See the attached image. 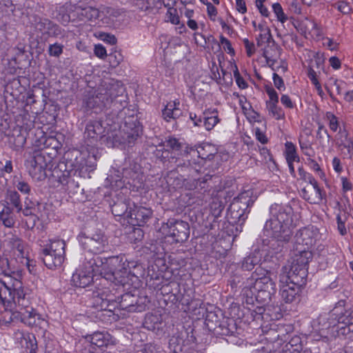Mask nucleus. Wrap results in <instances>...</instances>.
Segmentation results:
<instances>
[{
  "label": "nucleus",
  "mask_w": 353,
  "mask_h": 353,
  "mask_svg": "<svg viewBox=\"0 0 353 353\" xmlns=\"http://www.w3.org/2000/svg\"><path fill=\"white\" fill-rule=\"evenodd\" d=\"M173 105H175V103L169 102L162 110V117L168 122L173 119Z\"/></svg>",
  "instance_id": "0e129e2a"
},
{
  "label": "nucleus",
  "mask_w": 353,
  "mask_h": 353,
  "mask_svg": "<svg viewBox=\"0 0 353 353\" xmlns=\"http://www.w3.org/2000/svg\"><path fill=\"white\" fill-rule=\"evenodd\" d=\"M255 199L252 196L251 190L244 191L235 197L232 203L236 204L240 210H242L246 215L250 212V208L253 205Z\"/></svg>",
  "instance_id": "c85d7f7f"
},
{
  "label": "nucleus",
  "mask_w": 353,
  "mask_h": 353,
  "mask_svg": "<svg viewBox=\"0 0 353 353\" xmlns=\"http://www.w3.org/2000/svg\"><path fill=\"white\" fill-rule=\"evenodd\" d=\"M103 265V259L99 256L89 254L85 256L82 264L72 274V281L78 288H85L93 282L94 272H98Z\"/></svg>",
  "instance_id": "7ed1b4c3"
},
{
  "label": "nucleus",
  "mask_w": 353,
  "mask_h": 353,
  "mask_svg": "<svg viewBox=\"0 0 353 353\" xmlns=\"http://www.w3.org/2000/svg\"><path fill=\"white\" fill-rule=\"evenodd\" d=\"M226 217L228 221L231 225H237L236 227V231L241 232L242 225L247 219L248 215H246L242 210H240L236 204L234 205L232 202L228 209Z\"/></svg>",
  "instance_id": "b1692460"
},
{
  "label": "nucleus",
  "mask_w": 353,
  "mask_h": 353,
  "mask_svg": "<svg viewBox=\"0 0 353 353\" xmlns=\"http://www.w3.org/2000/svg\"><path fill=\"white\" fill-rule=\"evenodd\" d=\"M301 292V288L286 282V284L282 286L280 293L282 299L286 303H290L299 299Z\"/></svg>",
  "instance_id": "c756f323"
},
{
  "label": "nucleus",
  "mask_w": 353,
  "mask_h": 353,
  "mask_svg": "<svg viewBox=\"0 0 353 353\" xmlns=\"http://www.w3.org/2000/svg\"><path fill=\"white\" fill-rule=\"evenodd\" d=\"M85 157V153L77 149H69L64 153L62 161L68 170L75 174L77 171L82 172L85 170V172H88L94 168V162L91 161L90 157L88 159H86Z\"/></svg>",
  "instance_id": "1a4fd4ad"
},
{
  "label": "nucleus",
  "mask_w": 353,
  "mask_h": 353,
  "mask_svg": "<svg viewBox=\"0 0 353 353\" xmlns=\"http://www.w3.org/2000/svg\"><path fill=\"white\" fill-rule=\"evenodd\" d=\"M78 240L85 250L94 254L104 252L108 246L106 236L98 229L86 228L80 232Z\"/></svg>",
  "instance_id": "423d86ee"
},
{
  "label": "nucleus",
  "mask_w": 353,
  "mask_h": 353,
  "mask_svg": "<svg viewBox=\"0 0 353 353\" xmlns=\"http://www.w3.org/2000/svg\"><path fill=\"white\" fill-rule=\"evenodd\" d=\"M317 232L313 226L303 228L297 231L294 236V248H304L310 250L315 243Z\"/></svg>",
  "instance_id": "4468645a"
},
{
  "label": "nucleus",
  "mask_w": 353,
  "mask_h": 353,
  "mask_svg": "<svg viewBox=\"0 0 353 353\" xmlns=\"http://www.w3.org/2000/svg\"><path fill=\"white\" fill-rule=\"evenodd\" d=\"M183 337L179 335H173L169 340L168 348L172 353H183Z\"/></svg>",
  "instance_id": "79ce46f5"
},
{
  "label": "nucleus",
  "mask_w": 353,
  "mask_h": 353,
  "mask_svg": "<svg viewBox=\"0 0 353 353\" xmlns=\"http://www.w3.org/2000/svg\"><path fill=\"white\" fill-rule=\"evenodd\" d=\"M251 292L255 296L256 301L263 305H267L268 303L271 301L272 298L273 296H274L276 292H272L270 291H253L251 290Z\"/></svg>",
  "instance_id": "49530a36"
},
{
  "label": "nucleus",
  "mask_w": 353,
  "mask_h": 353,
  "mask_svg": "<svg viewBox=\"0 0 353 353\" xmlns=\"http://www.w3.org/2000/svg\"><path fill=\"white\" fill-rule=\"evenodd\" d=\"M28 168L30 176L37 181H43L48 176L47 170L49 171V168L28 163Z\"/></svg>",
  "instance_id": "a19ab883"
},
{
  "label": "nucleus",
  "mask_w": 353,
  "mask_h": 353,
  "mask_svg": "<svg viewBox=\"0 0 353 353\" xmlns=\"http://www.w3.org/2000/svg\"><path fill=\"white\" fill-rule=\"evenodd\" d=\"M107 57L110 66L112 68H116L123 61L122 54L117 51L109 54Z\"/></svg>",
  "instance_id": "680f3d73"
},
{
  "label": "nucleus",
  "mask_w": 353,
  "mask_h": 353,
  "mask_svg": "<svg viewBox=\"0 0 353 353\" xmlns=\"http://www.w3.org/2000/svg\"><path fill=\"white\" fill-rule=\"evenodd\" d=\"M265 90L270 99L266 102L279 103V95L271 85H265Z\"/></svg>",
  "instance_id": "774afa93"
},
{
  "label": "nucleus",
  "mask_w": 353,
  "mask_h": 353,
  "mask_svg": "<svg viewBox=\"0 0 353 353\" xmlns=\"http://www.w3.org/2000/svg\"><path fill=\"white\" fill-rule=\"evenodd\" d=\"M325 119L328 121L330 129L333 132H336L341 128L339 119L331 112H327Z\"/></svg>",
  "instance_id": "13d9d810"
},
{
  "label": "nucleus",
  "mask_w": 353,
  "mask_h": 353,
  "mask_svg": "<svg viewBox=\"0 0 353 353\" xmlns=\"http://www.w3.org/2000/svg\"><path fill=\"white\" fill-rule=\"evenodd\" d=\"M124 258V256H112L102 258L103 265L100 266L101 268L100 274L105 280L110 281L116 285H124L126 283L124 277H119L120 273L118 271L120 268L125 269Z\"/></svg>",
  "instance_id": "0eeeda50"
},
{
  "label": "nucleus",
  "mask_w": 353,
  "mask_h": 353,
  "mask_svg": "<svg viewBox=\"0 0 353 353\" xmlns=\"http://www.w3.org/2000/svg\"><path fill=\"white\" fill-rule=\"evenodd\" d=\"M122 174L123 178L132 180L134 185H137V183H139L140 185L142 183V174L131 168H123Z\"/></svg>",
  "instance_id": "3c124183"
},
{
  "label": "nucleus",
  "mask_w": 353,
  "mask_h": 353,
  "mask_svg": "<svg viewBox=\"0 0 353 353\" xmlns=\"http://www.w3.org/2000/svg\"><path fill=\"white\" fill-rule=\"evenodd\" d=\"M225 318L220 310L208 312L205 316V325L209 330L216 332L219 326L223 323V319Z\"/></svg>",
  "instance_id": "72a5a7b5"
},
{
  "label": "nucleus",
  "mask_w": 353,
  "mask_h": 353,
  "mask_svg": "<svg viewBox=\"0 0 353 353\" xmlns=\"http://www.w3.org/2000/svg\"><path fill=\"white\" fill-rule=\"evenodd\" d=\"M105 97L103 96L100 90L98 88L97 93L86 97L83 99V106L86 112L92 110L94 113L101 112L104 108H109L105 101Z\"/></svg>",
  "instance_id": "a211bd4d"
},
{
  "label": "nucleus",
  "mask_w": 353,
  "mask_h": 353,
  "mask_svg": "<svg viewBox=\"0 0 353 353\" xmlns=\"http://www.w3.org/2000/svg\"><path fill=\"white\" fill-rule=\"evenodd\" d=\"M216 334L225 336H236L239 334L236 321L232 318L223 319V323L216 330Z\"/></svg>",
  "instance_id": "7c9ffc66"
},
{
  "label": "nucleus",
  "mask_w": 353,
  "mask_h": 353,
  "mask_svg": "<svg viewBox=\"0 0 353 353\" xmlns=\"http://www.w3.org/2000/svg\"><path fill=\"white\" fill-rule=\"evenodd\" d=\"M132 215L128 219V223L132 225L143 226L152 217L151 208L136 205L132 203Z\"/></svg>",
  "instance_id": "aec40b11"
},
{
  "label": "nucleus",
  "mask_w": 353,
  "mask_h": 353,
  "mask_svg": "<svg viewBox=\"0 0 353 353\" xmlns=\"http://www.w3.org/2000/svg\"><path fill=\"white\" fill-rule=\"evenodd\" d=\"M285 150L284 152L286 161L299 162L300 158L296 152L295 145L292 142L287 141L285 144Z\"/></svg>",
  "instance_id": "09e8293b"
},
{
  "label": "nucleus",
  "mask_w": 353,
  "mask_h": 353,
  "mask_svg": "<svg viewBox=\"0 0 353 353\" xmlns=\"http://www.w3.org/2000/svg\"><path fill=\"white\" fill-rule=\"evenodd\" d=\"M49 172L52 179L62 185H66L70 176L73 174L62 160L54 168L52 164L49 168Z\"/></svg>",
  "instance_id": "393cba45"
},
{
  "label": "nucleus",
  "mask_w": 353,
  "mask_h": 353,
  "mask_svg": "<svg viewBox=\"0 0 353 353\" xmlns=\"http://www.w3.org/2000/svg\"><path fill=\"white\" fill-rule=\"evenodd\" d=\"M65 242L63 240L50 241V244L42 250V252H52L57 254L65 255Z\"/></svg>",
  "instance_id": "a18cd8bd"
},
{
  "label": "nucleus",
  "mask_w": 353,
  "mask_h": 353,
  "mask_svg": "<svg viewBox=\"0 0 353 353\" xmlns=\"http://www.w3.org/2000/svg\"><path fill=\"white\" fill-rule=\"evenodd\" d=\"M164 6L168 8V11L166 13V17L168 20L170 21L172 24L177 25L179 23L180 20L179 17L177 14V10L176 8L172 7V5H170L169 3H163Z\"/></svg>",
  "instance_id": "4d7b16f0"
},
{
  "label": "nucleus",
  "mask_w": 353,
  "mask_h": 353,
  "mask_svg": "<svg viewBox=\"0 0 353 353\" xmlns=\"http://www.w3.org/2000/svg\"><path fill=\"white\" fill-rule=\"evenodd\" d=\"M32 26L35 31L47 35L48 37H63L65 32L59 25L47 18H42L37 15L32 16L30 21Z\"/></svg>",
  "instance_id": "9d476101"
},
{
  "label": "nucleus",
  "mask_w": 353,
  "mask_h": 353,
  "mask_svg": "<svg viewBox=\"0 0 353 353\" xmlns=\"http://www.w3.org/2000/svg\"><path fill=\"white\" fill-rule=\"evenodd\" d=\"M266 236L272 238L270 241V248L274 254L280 253L283 251L285 245L290 241L292 235L284 236V233L279 230H264Z\"/></svg>",
  "instance_id": "6ab92c4d"
},
{
  "label": "nucleus",
  "mask_w": 353,
  "mask_h": 353,
  "mask_svg": "<svg viewBox=\"0 0 353 353\" xmlns=\"http://www.w3.org/2000/svg\"><path fill=\"white\" fill-rule=\"evenodd\" d=\"M298 171L301 179L308 182L312 185H315V183L317 182L314 177L310 173L305 171L302 166L299 168Z\"/></svg>",
  "instance_id": "69168bd1"
},
{
  "label": "nucleus",
  "mask_w": 353,
  "mask_h": 353,
  "mask_svg": "<svg viewBox=\"0 0 353 353\" xmlns=\"http://www.w3.org/2000/svg\"><path fill=\"white\" fill-rule=\"evenodd\" d=\"M283 350H290L292 352H297V353H301L302 350V344L301 340L299 336H294L291 339V340L284 345L283 347Z\"/></svg>",
  "instance_id": "5fc2aeb1"
},
{
  "label": "nucleus",
  "mask_w": 353,
  "mask_h": 353,
  "mask_svg": "<svg viewBox=\"0 0 353 353\" xmlns=\"http://www.w3.org/2000/svg\"><path fill=\"white\" fill-rule=\"evenodd\" d=\"M105 128L101 120H90L85 126V137L90 144H95L105 136Z\"/></svg>",
  "instance_id": "dca6fc26"
},
{
  "label": "nucleus",
  "mask_w": 353,
  "mask_h": 353,
  "mask_svg": "<svg viewBox=\"0 0 353 353\" xmlns=\"http://www.w3.org/2000/svg\"><path fill=\"white\" fill-rule=\"evenodd\" d=\"M271 272H268L266 274L259 278H252L251 281L254 280L253 285L250 287V290L253 291H270L276 292V285L273 279L271 278Z\"/></svg>",
  "instance_id": "bb28decb"
},
{
  "label": "nucleus",
  "mask_w": 353,
  "mask_h": 353,
  "mask_svg": "<svg viewBox=\"0 0 353 353\" xmlns=\"http://www.w3.org/2000/svg\"><path fill=\"white\" fill-rule=\"evenodd\" d=\"M282 49L279 46V49L274 48V53L270 52L268 49H263V57L265 59L267 64L274 70L272 66L276 62V58L279 57Z\"/></svg>",
  "instance_id": "de8ad7c7"
},
{
  "label": "nucleus",
  "mask_w": 353,
  "mask_h": 353,
  "mask_svg": "<svg viewBox=\"0 0 353 353\" xmlns=\"http://www.w3.org/2000/svg\"><path fill=\"white\" fill-rule=\"evenodd\" d=\"M90 343H86L81 353H109L102 352L101 347L113 344L112 336L108 332H95L89 336Z\"/></svg>",
  "instance_id": "9b49d317"
},
{
  "label": "nucleus",
  "mask_w": 353,
  "mask_h": 353,
  "mask_svg": "<svg viewBox=\"0 0 353 353\" xmlns=\"http://www.w3.org/2000/svg\"><path fill=\"white\" fill-rule=\"evenodd\" d=\"M194 176H185L183 178V185L185 189L192 190H204L206 191L207 189L210 187L209 181L212 179V175L210 174H205L202 177H196Z\"/></svg>",
  "instance_id": "5701e85b"
},
{
  "label": "nucleus",
  "mask_w": 353,
  "mask_h": 353,
  "mask_svg": "<svg viewBox=\"0 0 353 353\" xmlns=\"http://www.w3.org/2000/svg\"><path fill=\"white\" fill-rule=\"evenodd\" d=\"M219 122V119L216 110L214 109L212 111L208 110L203 112V125L207 130H211Z\"/></svg>",
  "instance_id": "4c0bfd02"
},
{
  "label": "nucleus",
  "mask_w": 353,
  "mask_h": 353,
  "mask_svg": "<svg viewBox=\"0 0 353 353\" xmlns=\"http://www.w3.org/2000/svg\"><path fill=\"white\" fill-rule=\"evenodd\" d=\"M317 321L320 330H328L338 324L336 314L333 312L321 314Z\"/></svg>",
  "instance_id": "c9c22d12"
},
{
  "label": "nucleus",
  "mask_w": 353,
  "mask_h": 353,
  "mask_svg": "<svg viewBox=\"0 0 353 353\" xmlns=\"http://www.w3.org/2000/svg\"><path fill=\"white\" fill-rule=\"evenodd\" d=\"M224 208L225 203L222 201L219 198H213L212 201L210 203V210L212 216H214L215 218H218L221 216Z\"/></svg>",
  "instance_id": "8fccbe9b"
},
{
  "label": "nucleus",
  "mask_w": 353,
  "mask_h": 353,
  "mask_svg": "<svg viewBox=\"0 0 353 353\" xmlns=\"http://www.w3.org/2000/svg\"><path fill=\"white\" fill-rule=\"evenodd\" d=\"M0 320L5 324L19 323V310H12L6 308L1 314Z\"/></svg>",
  "instance_id": "37998d69"
},
{
  "label": "nucleus",
  "mask_w": 353,
  "mask_h": 353,
  "mask_svg": "<svg viewBox=\"0 0 353 353\" xmlns=\"http://www.w3.org/2000/svg\"><path fill=\"white\" fill-rule=\"evenodd\" d=\"M21 276L22 271L12 267L8 258H0V282L5 288L8 286L6 282L8 281L12 284L21 279Z\"/></svg>",
  "instance_id": "2eb2a0df"
},
{
  "label": "nucleus",
  "mask_w": 353,
  "mask_h": 353,
  "mask_svg": "<svg viewBox=\"0 0 353 353\" xmlns=\"http://www.w3.org/2000/svg\"><path fill=\"white\" fill-rule=\"evenodd\" d=\"M7 199L8 201V203L12 205L16 209L17 212H20L21 210H22L20 195L17 191H8Z\"/></svg>",
  "instance_id": "603ef678"
},
{
  "label": "nucleus",
  "mask_w": 353,
  "mask_h": 353,
  "mask_svg": "<svg viewBox=\"0 0 353 353\" xmlns=\"http://www.w3.org/2000/svg\"><path fill=\"white\" fill-rule=\"evenodd\" d=\"M293 253L290 266L308 269L309 263L313 257L311 250L299 247L294 248Z\"/></svg>",
  "instance_id": "4be33fe9"
},
{
  "label": "nucleus",
  "mask_w": 353,
  "mask_h": 353,
  "mask_svg": "<svg viewBox=\"0 0 353 353\" xmlns=\"http://www.w3.org/2000/svg\"><path fill=\"white\" fill-rule=\"evenodd\" d=\"M120 132L123 143H127L128 145H130L134 143L140 136L141 133V125L137 118L130 117L125 119Z\"/></svg>",
  "instance_id": "f8f14e48"
},
{
  "label": "nucleus",
  "mask_w": 353,
  "mask_h": 353,
  "mask_svg": "<svg viewBox=\"0 0 353 353\" xmlns=\"http://www.w3.org/2000/svg\"><path fill=\"white\" fill-rule=\"evenodd\" d=\"M103 96L107 100L109 108L111 105L120 110L125 108L128 102L127 97L124 95L125 88L121 81L110 79L103 80L99 88Z\"/></svg>",
  "instance_id": "20e7f679"
},
{
  "label": "nucleus",
  "mask_w": 353,
  "mask_h": 353,
  "mask_svg": "<svg viewBox=\"0 0 353 353\" xmlns=\"http://www.w3.org/2000/svg\"><path fill=\"white\" fill-rule=\"evenodd\" d=\"M261 259L259 251L255 250L249 256L244 258L241 263V268L243 270L250 271L255 265H258Z\"/></svg>",
  "instance_id": "58836bf2"
},
{
  "label": "nucleus",
  "mask_w": 353,
  "mask_h": 353,
  "mask_svg": "<svg viewBox=\"0 0 353 353\" xmlns=\"http://www.w3.org/2000/svg\"><path fill=\"white\" fill-rule=\"evenodd\" d=\"M18 310L19 323H22L26 326L30 327H41L45 323V319L31 305L27 307H21Z\"/></svg>",
  "instance_id": "ddd939ff"
},
{
  "label": "nucleus",
  "mask_w": 353,
  "mask_h": 353,
  "mask_svg": "<svg viewBox=\"0 0 353 353\" xmlns=\"http://www.w3.org/2000/svg\"><path fill=\"white\" fill-rule=\"evenodd\" d=\"M13 183L14 187L23 194H28L31 191L29 183L21 177L15 176Z\"/></svg>",
  "instance_id": "864d4df0"
},
{
  "label": "nucleus",
  "mask_w": 353,
  "mask_h": 353,
  "mask_svg": "<svg viewBox=\"0 0 353 353\" xmlns=\"http://www.w3.org/2000/svg\"><path fill=\"white\" fill-rule=\"evenodd\" d=\"M272 10L279 21L284 23L287 21L288 17L283 12V8L279 3H274L272 5Z\"/></svg>",
  "instance_id": "e2e57ef3"
},
{
  "label": "nucleus",
  "mask_w": 353,
  "mask_h": 353,
  "mask_svg": "<svg viewBox=\"0 0 353 353\" xmlns=\"http://www.w3.org/2000/svg\"><path fill=\"white\" fill-rule=\"evenodd\" d=\"M307 268L290 266V269L288 272V279L286 282L301 289L307 283Z\"/></svg>",
  "instance_id": "a878e982"
},
{
  "label": "nucleus",
  "mask_w": 353,
  "mask_h": 353,
  "mask_svg": "<svg viewBox=\"0 0 353 353\" xmlns=\"http://www.w3.org/2000/svg\"><path fill=\"white\" fill-rule=\"evenodd\" d=\"M271 218L265 222L264 230H279L284 236L292 235L290 225L292 223L293 209L289 205L274 203L270 208Z\"/></svg>",
  "instance_id": "f03ea898"
},
{
  "label": "nucleus",
  "mask_w": 353,
  "mask_h": 353,
  "mask_svg": "<svg viewBox=\"0 0 353 353\" xmlns=\"http://www.w3.org/2000/svg\"><path fill=\"white\" fill-rule=\"evenodd\" d=\"M163 322L161 316L156 314L146 315L143 326L148 330L159 331L162 329Z\"/></svg>",
  "instance_id": "e433bc0d"
},
{
  "label": "nucleus",
  "mask_w": 353,
  "mask_h": 353,
  "mask_svg": "<svg viewBox=\"0 0 353 353\" xmlns=\"http://www.w3.org/2000/svg\"><path fill=\"white\" fill-rule=\"evenodd\" d=\"M132 208L128 201H121L115 203L111 208L112 213L115 216H122L124 219H128L132 215Z\"/></svg>",
  "instance_id": "2f4dec72"
},
{
  "label": "nucleus",
  "mask_w": 353,
  "mask_h": 353,
  "mask_svg": "<svg viewBox=\"0 0 353 353\" xmlns=\"http://www.w3.org/2000/svg\"><path fill=\"white\" fill-rule=\"evenodd\" d=\"M14 336L17 342L26 353H37V341L34 334L18 330L14 333Z\"/></svg>",
  "instance_id": "f3484780"
},
{
  "label": "nucleus",
  "mask_w": 353,
  "mask_h": 353,
  "mask_svg": "<svg viewBox=\"0 0 353 353\" xmlns=\"http://www.w3.org/2000/svg\"><path fill=\"white\" fill-rule=\"evenodd\" d=\"M312 188L315 191V194L312 195L313 201H314V204H319L321 203L323 200H325L326 193L323 189L319 186L318 182H316L315 185H313Z\"/></svg>",
  "instance_id": "bf43d9fd"
},
{
  "label": "nucleus",
  "mask_w": 353,
  "mask_h": 353,
  "mask_svg": "<svg viewBox=\"0 0 353 353\" xmlns=\"http://www.w3.org/2000/svg\"><path fill=\"white\" fill-rule=\"evenodd\" d=\"M91 307L97 310L96 317L101 321H110L114 319V311L118 308L128 312H141L145 305L139 303L137 296L131 292L117 296L108 288H97L92 293Z\"/></svg>",
  "instance_id": "f257e3e1"
},
{
  "label": "nucleus",
  "mask_w": 353,
  "mask_h": 353,
  "mask_svg": "<svg viewBox=\"0 0 353 353\" xmlns=\"http://www.w3.org/2000/svg\"><path fill=\"white\" fill-rule=\"evenodd\" d=\"M10 243L12 244V248L16 249L19 252V255H21V257L24 258V241L17 236H14L10 239Z\"/></svg>",
  "instance_id": "052dcab7"
},
{
  "label": "nucleus",
  "mask_w": 353,
  "mask_h": 353,
  "mask_svg": "<svg viewBox=\"0 0 353 353\" xmlns=\"http://www.w3.org/2000/svg\"><path fill=\"white\" fill-rule=\"evenodd\" d=\"M338 323H343L346 325H353V314L349 310H345L340 314H336Z\"/></svg>",
  "instance_id": "6e6d98bb"
},
{
  "label": "nucleus",
  "mask_w": 353,
  "mask_h": 353,
  "mask_svg": "<svg viewBox=\"0 0 353 353\" xmlns=\"http://www.w3.org/2000/svg\"><path fill=\"white\" fill-rule=\"evenodd\" d=\"M258 30L260 31V34L256 38L258 47H261L263 43H266L268 48L279 49V45L274 40L271 30L268 26L263 23H259L258 25Z\"/></svg>",
  "instance_id": "cd10ccee"
},
{
  "label": "nucleus",
  "mask_w": 353,
  "mask_h": 353,
  "mask_svg": "<svg viewBox=\"0 0 353 353\" xmlns=\"http://www.w3.org/2000/svg\"><path fill=\"white\" fill-rule=\"evenodd\" d=\"M160 232L172 238V242L183 243L189 237L190 227L188 222L172 218L162 223Z\"/></svg>",
  "instance_id": "6e6552de"
},
{
  "label": "nucleus",
  "mask_w": 353,
  "mask_h": 353,
  "mask_svg": "<svg viewBox=\"0 0 353 353\" xmlns=\"http://www.w3.org/2000/svg\"><path fill=\"white\" fill-rule=\"evenodd\" d=\"M41 257L45 265L51 270L61 267L65 260V255L57 254L52 252H42Z\"/></svg>",
  "instance_id": "473e14b6"
},
{
  "label": "nucleus",
  "mask_w": 353,
  "mask_h": 353,
  "mask_svg": "<svg viewBox=\"0 0 353 353\" xmlns=\"http://www.w3.org/2000/svg\"><path fill=\"white\" fill-rule=\"evenodd\" d=\"M52 163V158L49 154L45 151H37L33 154L32 157L28 161V164L44 167L46 168H50Z\"/></svg>",
  "instance_id": "f704fd0d"
},
{
  "label": "nucleus",
  "mask_w": 353,
  "mask_h": 353,
  "mask_svg": "<svg viewBox=\"0 0 353 353\" xmlns=\"http://www.w3.org/2000/svg\"><path fill=\"white\" fill-rule=\"evenodd\" d=\"M158 147H163L165 150V152L169 153L170 150L180 151L183 148V144L176 138L169 137L164 141L159 143Z\"/></svg>",
  "instance_id": "ea45409f"
},
{
  "label": "nucleus",
  "mask_w": 353,
  "mask_h": 353,
  "mask_svg": "<svg viewBox=\"0 0 353 353\" xmlns=\"http://www.w3.org/2000/svg\"><path fill=\"white\" fill-rule=\"evenodd\" d=\"M171 159L172 161L174 160L176 165L175 172L179 173L182 177H193L198 174L199 170L196 168L197 165L188 159V155H186V159L174 158L172 157Z\"/></svg>",
  "instance_id": "412c9836"
},
{
  "label": "nucleus",
  "mask_w": 353,
  "mask_h": 353,
  "mask_svg": "<svg viewBox=\"0 0 353 353\" xmlns=\"http://www.w3.org/2000/svg\"><path fill=\"white\" fill-rule=\"evenodd\" d=\"M63 45L55 43L49 46L48 53L50 56L59 57L63 53Z\"/></svg>",
  "instance_id": "338daca9"
},
{
  "label": "nucleus",
  "mask_w": 353,
  "mask_h": 353,
  "mask_svg": "<svg viewBox=\"0 0 353 353\" xmlns=\"http://www.w3.org/2000/svg\"><path fill=\"white\" fill-rule=\"evenodd\" d=\"M8 285L6 289L9 294V299L6 297V306L8 307L13 303L18 308L21 307H27L32 305L34 294L32 290L28 287L24 286L21 281L18 279L10 284V282H6Z\"/></svg>",
  "instance_id": "39448f33"
},
{
  "label": "nucleus",
  "mask_w": 353,
  "mask_h": 353,
  "mask_svg": "<svg viewBox=\"0 0 353 353\" xmlns=\"http://www.w3.org/2000/svg\"><path fill=\"white\" fill-rule=\"evenodd\" d=\"M265 105L270 116L276 120H281L285 118V112L283 109L278 105V103L266 102Z\"/></svg>",
  "instance_id": "c03bdc74"
}]
</instances>
